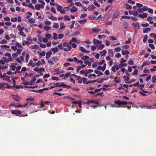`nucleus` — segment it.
Masks as SVG:
<instances>
[{
	"instance_id": "21",
	"label": "nucleus",
	"mask_w": 156,
	"mask_h": 156,
	"mask_svg": "<svg viewBox=\"0 0 156 156\" xmlns=\"http://www.w3.org/2000/svg\"><path fill=\"white\" fill-rule=\"evenodd\" d=\"M88 92L91 94L94 93V88L92 87H88L87 89Z\"/></svg>"
},
{
	"instance_id": "47",
	"label": "nucleus",
	"mask_w": 156,
	"mask_h": 156,
	"mask_svg": "<svg viewBox=\"0 0 156 156\" xmlns=\"http://www.w3.org/2000/svg\"><path fill=\"white\" fill-rule=\"evenodd\" d=\"M126 9L127 10H131L132 9V6L128 4H125Z\"/></svg>"
},
{
	"instance_id": "13",
	"label": "nucleus",
	"mask_w": 156,
	"mask_h": 156,
	"mask_svg": "<svg viewBox=\"0 0 156 156\" xmlns=\"http://www.w3.org/2000/svg\"><path fill=\"white\" fill-rule=\"evenodd\" d=\"M35 63H34L33 62V60L31 59L30 60L29 62L28 63V66H30L34 68L36 66Z\"/></svg>"
},
{
	"instance_id": "29",
	"label": "nucleus",
	"mask_w": 156,
	"mask_h": 156,
	"mask_svg": "<svg viewBox=\"0 0 156 156\" xmlns=\"http://www.w3.org/2000/svg\"><path fill=\"white\" fill-rule=\"evenodd\" d=\"M143 33H148L151 30V29L150 28H146L143 29Z\"/></svg>"
},
{
	"instance_id": "56",
	"label": "nucleus",
	"mask_w": 156,
	"mask_h": 156,
	"mask_svg": "<svg viewBox=\"0 0 156 156\" xmlns=\"http://www.w3.org/2000/svg\"><path fill=\"white\" fill-rule=\"evenodd\" d=\"M38 46L37 45H31L30 47L32 49H37L38 47Z\"/></svg>"
},
{
	"instance_id": "14",
	"label": "nucleus",
	"mask_w": 156,
	"mask_h": 156,
	"mask_svg": "<svg viewBox=\"0 0 156 156\" xmlns=\"http://www.w3.org/2000/svg\"><path fill=\"white\" fill-rule=\"evenodd\" d=\"M80 50L83 52H85L86 53H90V51L89 50H87L85 49L83 47L80 46L79 48Z\"/></svg>"
},
{
	"instance_id": "18",
	"label": "nucleus",
	"mask_w": 156,
	"mask_h": 156,
	"mask_svg": "<svg viewBox=\"0 0 156 156\" xmlns=\"http://www.w3.org/2000/svg\"><path fill=\"white\" fill-rule=\"evenodd\" d=\"M147 16V13H144L143 14H139L138 15V17L142 19L146 18Z\"/></svg>"
},
{
	"instance_id": "33",
	"label": "nucleus",
	"mask_w": 156,
	"mask_h": 156,
	"mask_svg": "<svg viewBox=\"0 0 156 156\" xmlns=\"http://www.w3.org/2000/svg\"><path fill=\"white\" fill-rule=\"evenodd\" d=\"M13 98L16 101L19 102L20 100V98L17 95H14L13 97Z\"/></svg>"
},
{
	"instance_id": "27",
	"label": "nucleus",
	"mask_w": 156,
	"mask_h": 156,
	"mask_svg": "<svg viewBox=\"0 0 156 156\" xmlns=\"http://www.w3.org/2000/svg\"><path fill=\"white\" fill-rule=\"evenodd\" d=\"M48 89H49L48 88H43V89H40V90H33V91H35V92H36V93L40 92L41 93H42L43 91L44 90H48Z\"/></svg>"
},
{
	"instance_id": "45",
	"label": "nucleus",
	"mask_w": 156,
	"mask_h": 156,
	"mask_svg": "<svg viewBox=\"0 0 156 156\" xmlns=\"http://www.w3.org/2000/svg\"><path fill=\"white\" fill-rule=\"evenodd\" d=\"M27 105V103L23 105H19L18 106H15L14 105V104H11V105H13L15 107H16V108H22L23 107H25V106H26Z\"/></svg>"
},
{
	"instance_id": "40",
	"label": "nucleus",
	"mask_w": 156,
	"mask_h": 156,
	"mask_svg": "<svg viewBox=\"0 0 156 156\" xmlns=\"http://www.w3.org/2000/svg\"><path fill=\"white\" fill-rule=\"evenodd\" d=\"M39 57L41 58L43 56H44L46 54V52L45 51H43L39 53Z\"/></svg>"
},
{
	"instance_id": "2",
	"label": "nucleus",
	"mask_w": 156,
	"mask_h": 156,
	"mask_svg": "<svg viewBox=\"0 0 156 156\" xmlns=\"http://www.w3.org/2000/svg\"><path fill=\"white\" fill-rule=\"evenodd\" d=\"M63 45L64 47V51H69L72 48V44L69 41V42H64L63 43Z\"/></svg>"
},
{
	"instance_id": "31",
	"label": "nucleus",
	"mask_w": 156,
	"mask_h": 156,
	"mask_svg": "<svg viewBox=\"0 0 156 156\" xmlns=\"http://www.w3.org/2000/svg\"><path fill=\"white\" fill-rule=\"evenodd\" d=\"M87 69L83 70L80 71V73L81 74H84L85 76H86L87 75Z\"/></svg>"
},
{
	"instance_id": "55",
	"label": "nucleus",
	"mask_w": 156,
	"mask_h": 156,
	"mask_svg": "<svg viewBox=\"0 0 156 156\" xmlns=\"http://www.w3.org/2000/svg\"><path fill=\"white\" fill-rule=\"evenodd\" d=\"M93 4H94L96 6L98 7H100V5L98 3V2L96 0H94V1Z\"/></svg>"
},
{
	"instance_id": "6",
	"label": "nucleus",
	"mask_w": 156,
	"mask_h": 156,
	"mask_svg": "<svg viewBox=\"0 0 156 156\" xmlns=\"http://www.w3.org/2000/svg\"><path fill=\"white\" fill-rule=\"evenodd\" d=\"M72 44V47L73 48H76L77 47V45L74 43H76L77 42V39L76 38L73 37L69 41Z\"/></svg>"
},
{
	"instance_id": "51",
	"label": "nucleus",
	"mask_w": 156,
	"mask_h": 156,
	"mask_svg": "<svg viewBox=\"0 0 156 156\" xmlns=\"http://www.w3.org/2000/svg\"><path fill=\"white\" fill-rule=\"evenodd\" d=\"M44 70L45 69L44 68L41 67L40 68H39L38 73H40V74H41L42 73V72L44 71Z\"/></svg>"
},
{
	"instance_id": "22",
	"label": "nucleus",
	"mask_w": 156,
	"mask_h": 156,
	"mask_svg": "<svg viewBox=\"0 0 156 156\" xmlns=\"http://www.w3.org/2000/svg\"><path fill=\"white\" fill-rule=\"evenodd\" d=\"M61 87H62L64 88L69 89L70 88V86L69 85H67L66 84H65L64 83H61Z\"/></svg>"
},
{
	"instance_id": "52",
	"label": "nucleus",
	"mask_w": 156,
	"mask_h": 156,
	"mask_svg": "<svg viewBox=\"0 0 156 156\" xmlns=\"http://www.w3.org/2000/svg\"><path fill=\"white\" fill-rule=\"evenodd\" d=\"M89 57L87 56H83L81 57V59L83 60H86L89 59Z\"/></svg>"
},
{
	"instance_id": "39",
	"label": "nucleus",
	"mask_w": 156,
	"mask_h": 156,
	"mask_svg": "<svg viewBox=\"0 0 156 156\" xmlns=\"http://www.w3.org/2000/svg\"><path fill=\"white\" fill-rule=\"evenodd\" d=\"M93 42L94 43V44H101L102 43L101 41H99L98 40L95 39H93Z\"/></svg>"
},
{
	"instance_id": "41",
	"label": "nucleus",
	"mask_w": 156,
	"mask_h": 156,
	"mask_svg": "<svg viewBox=\"0 0 156 156\" xmlns=\"http://www.w3.org/2000/svg\"><path fill=\"white\" fill-rule=\"evenodd\" d=\"M45 36L48 39V40H50L51 38L52 35L50 34L47 33L45 34Z\"/></svg>"
},
{
	"instance_id": "63",
	"label": "nucleus",
	"mask_w": 156,
	"mask_h": 156,
	"mask_svg": "<svg viewBox=\"0 0 156 156\" xmlns=\"http://www.w3.org/2000/svg\"><path fill=\"white\" fill-rule=\"evenodd\" d=\"M35 65L36 66H39L41 65H42V63H41V61H38L35 63Z\"/></svg>"
},
{
	"instance_id": "30",
	"label": "nucleus",
	"mask_w": 156,
	"mask_h": 156,
	"mask_svg": "<svg viewBox=\"0 0 156 156\" xmlns=\"http://www.w3.org/2000/svg\"><path fill=\"white\" fill-rule=\"evenodd\" d=\"M66 27V26L64 25V23H61L60 27L59 29V30H62V29H64Z\"/></svg>"
},
{
	"instance_id": "42",
	"label": "nucleus",
	"mask_w": 156,
	"mask_h": 156,
	"mask_svg": "<svg viewBox=\"0 0 156 156\" xmlns=\"http://www.w3.org/2000/svg\"><path fill=\"white\" fill-rule=\"evenodd\" d=\"M76 80L78 81L77 82L79 83H81L82 82V78L80 76H78L76 79Z\"/></svg>"
},
{
	"instance_id": "58",
	"label": "nucleus",
	"mask_w": 156,
	"mask_h": 156,
	"mask_svg": "<svg viewBox=\"0 0 156 156\" xmlns=\"http://www.w3.org/2000/svg\"><path fill=\"white\" fill-rule=\"evenodd\" d=\"M53 27L55 29H57L59 27V25L58 23H55L53 25Z\"/></svg>"
},
{
	"instance_id": "20",
	"label": "nucleus",
	"mask_w": 156,
	"mask_h": 156,
	"mask_svg": "<svg viewBox=\"0 0 156 156\" xmlns=\"http://www.w3.org/2000/svg\"><path fill=\"white\" fill-rule=\"evenodd\" d=\"M123 78L126 83H127L128 82L131 83L129 81V78L128 76L124 75L123 76Z\"/></svg>"
},
{
	"instance_id": "16",
	"label": "nucleus",
	"mask_w": 156,
	"mask_h": 156,
	"mask_svg": "<svg viewBox=\"0 0 156 156\" xmlns=\"http://www.w3.org/2000/svg\"><path fill=\"white\" fill-rule=\"evenodd\" d=\"M52 54V53L51 51H49L46 53V59L47 60H48Z\"/></svg>"
},
{
	"instance_id": "9",
	"label": "nucleus",
	"mask_w": 156,
	"mask_h": 156,
	"mask_svg": "<svg viewBox=\"0 0 156 156\" xmlns=\"http://www.w3.org/2000/svg\"><path fill=\"white\" fill-rule=\"evenodd\" d=\"M106 64H105L102 67H101V66H99L97 68V69L98 70H101L102 71H104L106 69Z\"/></svg>"
},
{
	"instance_id": "49",
	"label": "nucleus",
	"mask_w": 156,
	"mask_h": 156,
	"mask_svg": "<svg viewBox=\"0 0 156 156\" xmlns=\"http://www.w3.org/2000/svg\"><path fill=\"white\" fill-rule=\"evenodd\" d=\"M87 20L85 19L79 21V23L80 24H83L87 22Z\"/></svg>"
},
{
	"instance_id": "38",
	"label": "nucleus",
	"mask_w": 156,
	"mask_h": 156,
	"mask_svg": "<svg viewBox=\"0 0 156 156\" xmlns=\"http://www.w3.org/2000/svg\"><path fill=\"white\" fill-rule=\"evenodd\" d=\"M0 47L3 49L5 50L6 49L9 48V46L6 45H1L0 46Z\"/></svg>"
},
{
	"instance_id": "24",
	"label": "nucleus",
	"mask_w": 156,
	"mask_h": 156,
	"mask_svg": "<svg viewBox=\"0 0 156 156\" xmlns=\"http://www.w3.org/2000/svg\"><path fill=\"white\" fill-rule=\"evenodd\" d=\"M123 27L124 29H126L129 27V24L127 22H124L122 24Z\"/></svg>"
},
{
	"instance_id": "43",
	"label": "nucleus",
	"mask_w": 156,
	"mask_h": 156,
	"mask_svg": "<svg viewBox=\"0 0 156 156\" xmlns=\"http://www.w3.org/2000/svg\"><path fill=\"white\" fill-rule=\"evenodd\" d=\"M122 54L123 55H125L126 54H128L129 53V52L128 51H127V50L124 51V50H123V49H122Z\"/></svg>"
},
{
	"instance_id": "44",
	"label": "nucleus",
	"mask_w": 156,
	"mask_h": 156,
	"mask_svg": "<svg viewBox=\"0 0 156 156\" xmlns=\"http://www.w3.org/2000/svg\"><path fill=\"white\" fill-rule=\"evenodd\" d=\"M30 44V42L28 41H22V45L23 46H25L26 44Z\"/></svg>"
},
{
	"instance_id": "12",
	"label": "nucleus",
	"mask_w": 156,
	"mask_h": 156,
	"mask_svg": "<svg viewBox=\"0 0 156 156\" xmlns=\"http://www.w3.org/2000/svg\"><path fill=\"white\" fill-rule=\"evenodd\" d=\"M50 51H52L53 54H54L59 51V49L57 47H55L51 48Z\"/></svg>"
},
{
	"instance_id": "46",
	"label": "nucleus",
	"mask_w": 156,
	"mask_h": 156,
	"mask_svg": "<svg viewBox=\"0 0 156 156\" xmlns=\"http://www.w3.org/2000/svg\"><path fill=\"white\" fill-rule=\"evenodd\" d=\"M43 28L46 31H48L50 30L51 29V27L48 26H44Z\"/></svg>"
},
{
	"instance_id": "62",
	"label": "nucleus",
	"mask_w": 156,
	"mask_h": 156,
	"mask_svg": "<svg viewBox=\"0 0 156 156\" xmlns=\"http://www.w3.org/2000/svg\"><path fill=\"white\" fill-rule=\"evenodd\" d=\"M98 65V63L97 62H95L92 64V66L94 68H96L97 67Z\"/></svg>"
},
{
	"instance_id": "36",
	"label": "nucleus",
	"mask_w": 156,
	"mask_h": 156,
	"mask_svg": "<svg viewBox=\"0 0 156 156\" xmlns=\"http://www.w3.org/2000/svg\"><path fill=\"white\" fill-rule=\"evenodd\" d=\"M107 53V51L105 50H103L102 51H101L100 53L101 56H105Z\"/></svg>"
},
{
	"instance_id": "32",
	"label": "nucleus",
	"mask_w": 156,
	"mask_h": 156,
	"mask_svg": "<svg viewBox=\"0 0 156 156\" xmlns=\"http://www.w3.org/2000/svg\"><path fill=\"white\" fill-rule=\"evenodd\" d=\"M59 69H55L54 70V71L55 72H56V74H59L60 73H62L63 72L62 71H59Z\"/></svg>"
},
{
	"instance_id": "48",
	"label": "nucleus",
	"mask_w": 156,
	"mask_h": 156,
	"mask_svg": "<svg viewBox=\"0 0 156 156\" xmlns=\"http://www.w3.org/2000/svg\"><path fill=\"white\" fill-rule=\"evenodd\" d=\"M71 73L70 72H68L65 74H64V77H63V79H65L68 77L70 75Z\"/></svg>"
},
{
	"instance_id": "3",
	"label": "nucleus",
	"mask_w": 156,
	"mask_h": 156,
	"mask_svg": "<svg viewBox=\"0 0 156 156\" xmlns=\"http://www.w3.org/2000/svg\"><path fill=\"white\" fill-rule=\"evenodd\" d=\"M12 114L13 115H18L19 116H27V115H24V114H22V112L20 111L17 110H12L11 111Z\"/></svg>"
},
{
	"instance_id": "64",
	"label": "nucleus",
	"mask_w": 156,
	"mask_h": 156,
	"mask_svg": "<svg viewBox=\"0 0 156 156\" xmlns=\"http://www.w3.org/2000/svg\"><path fill=\"white\" fill-rule=\"evenodd\" d=\"M152 80L153 83H155V81H156V76L155 75H154L152 76Z\"/></svg>"
},
{
	"instance_id": "50",
	"label": "nucleus",
	"mask_w": 156,
	"mask_h": 156,
	"mask_svg": "<svg viewBox=\"0 0 156 156\" xmlns=\"http://www.w3.org/2000/svg\"><path fill=\"white\" fill-rule=\"evenodd\" d=\"M18 34L20 36H21L23 37H26V35L23 32V31H19L18 33Z\"/></svg>"
},
{
	"instance_id": "15",
	"label": "nucleus",
	"mask_w": 156,
	"mask_h": 156,
	"mask_svg": "<svg viewBox=\"0 0 156 156\" xmlns=\"http://www.w3.org/2000/svg\"><path fill=\"white\" fill-rule=\"evenodd\" d=\"M95 8V6L93 5H89L87 8L88 10L91 12H93Z\"/></svg>"
},
{
	"instance_id": "54",
	"label": "nucleus",
	"mask_w": 156,
	"mask_h": 156,
	"mask_svg": "<svg viewBox=\"0 0 156 156\" xmlns=\"http://www.w3.org/2000/svg\"><path fill=\"white\" fill-rule=\"evenodd\" d=\"M132 25L136 27H139L140 26L139 23L138 22L133 23Z\"/></svg>"
},
{
	"instance_id": "7",
	"label": "nucleus",
	"mask_w": 156,
	"mask_h": 156,
	"mask_svg": "<svg viewBox=\"0 0 156 156\" xmlns=\"http://www.w3.org/2000/svg\"><path fill=\"white\" fill-rule=\"evenodd\" d=\"M44 5L41 4H36L35 5V9L37 10H39L40 9H43Z\"/></svg>"
},
{
	"instance_id": "37",
	"label": "nucleus",
	"mask_w": 156,
	"mask_h": 156,
	"mask_svg": "<svg viewBox=\"0 0 156 156\" xmlns=\"http://www.w3.org/2000/svg\"><path fill=\"white\" fill-rule=\"evenodd\" d=\"M28 21L29 23H34L35 22V20L33 18H29Z\"/></svg>"
},
{
	"instance_id": "5",
	"label": "nucleus",
	"mask_w": 156,
	"mask_h": 156,
	"mask_svg": "<svg viewBox=\"0 0 156 156\" xmlns=\"http://www.w3.org/2000/svg\"><path fill=\"white\" fill-rule=\"evenodd\" d=\"M119 69L118 67V64L116 62H114L113 65L111 68V70L114 73L116 72V71H118L119 70Z\"/></svg>"
},
{
	"instance_id": "61",
	"label": "nucleus",
	"mask_w": 156,
	"mask_h": 156,
	"mask_svg": "<svg viewBox=\"0 0 156 156\" xmlns=\"http://www.w3.org/2000/svg\"><path fill=\"white\" fill-rule=\"evenodd\" d=\"M44 23L46 25H50L51 23V22L48 20L47 19H46L44 21Z\"/></svg>"
},
{
	"instance_id": "10",
	"label": "nucleus",
	"mask_w": 156,
	"mask_h": 156,
	"mask_svg": "<svg viewBox=\"0 0 156 156\" xmlns=\"http://www.w3.org/2000/svg\"><path fill=\"white\" fill-rule=\"evenodd\" d=\"M17 65L16 63H12L11 65L10 66V70L12 71H15L16 69V66Z\"/></svg>"
},
{
	"instance_id": "35",
	"label": "nucleus",
	"mask_w": 156,
	"mask_h": 156,
	"mask_svg": "<svg viewBox=\"0 0 156 156\" xmlns=\"http://www.w3.org/2000/svg\"><path fill=\"white\" fill-rule=\"evenodd\" d=\"M57 47L60 49L63 50L64 51V47L62 44H60L57 46Z\"/></svg>"
},
{
	"instance_id": "1",
	"label": "nucleus",
	"mask_w": 156,
	"mask_h": 156,
	"mask_svg": "<svg viewBox=\"0 0 156 156\" xmlns=\"http://www.w3.org/2000/svg\"><path fill=\"white\" fill-rule=\"evenodd\" d=\"M5 56L2 57L3 60H5V62L8 63L9 62L12 61L13 58H12L11 54L8 52H6L4 54Z\"/></svg>"
},
{
	"instance_id": "26",
	"label": "nucleus",
	"mask_w": 156,
	"mask_h": 156,
	"mask_svg": "<svg viewBox=\"0 0 156 156\" xmlns=\"http://www.w3.org/2000/svg\"><path fill=\"white\" fill-rule=\"evenodd\" d=\"M77 10V9L74 6H73L70 9V11L71 12H76Z\"/></svg>"
},
{
	"instance_id": "25",
	"label": "nucleus",
	"mask_w": 156,
	"mask_h": 156,
	"mask_svg": "<svg viewBox=\"0 0 156 156\" xmlns=\"http://www.w3.org/2000/svg\"><path fill=\"white\" fill-rule=\"evenodd\" d=\"M25 54V51H23L22 56H20V58L21 60L24 62H25L24 60Z\"/></svg>"
},
{
	"instance_id": "17",
	"label": "nucleus",
	"mask_w": 156,
	"mask_h": 156,
	"mask_svg": "<svg viewBox=\"0 0 156 156\" xmlns=\"http://www.w3.org/2000/svg\"><path fill=\"white\" fill-rule=\"evenodd\" d=\"M141 90H142V91H139V93L141 95H142L144 96H147V95L145 94L147 93L148 91H147L144 90L143 89H141Z\"/></svg>"
},
{
	"instance_id": "19",
	"label": "nucleus",
	"mask_w": 156,
	"mask_h": 156,
	"mask_svg": "<svg viewBox=\"0 0 156 156\" xmlns=\"http://www.w3.org/2000/svg\"><path fill=\"white\" fill-rule=\"evenodd\" d=\"M25 57V62L26 63H27L30 58V55L28 53H26V52L25 54L24 55V58Z\"/></svg>"
},
{
	"instance_id": "8",
	"label": "nucleus",
	"mask_w": 156,
	"mask_h": 156,
	"mask_svg": "<svg viewBox=\"0 0 156 156\" xmlns=\"http://www.w3.org/2000/svg\"><path fill=\"white\" fill-rule=\"evenodd\" d=\"M10 87L4 83H0V89H2L5 88H9Z\"/></svg>"
},
{
	"instance_id": "28",
	"label": "nucleus",
	"mask_w": 156,
	"mask_h": 156,
	"mask_svg": "<svg viewBox=\"0 0 156 156\" xmlns=\"http://www.w3.org/2000/svg\"><path fill=\"white\" fill-rule=\"evenodd\" d=\"M108 55L111 57H113L114 56V54L113 51L111 49L108 50Z\"/></svg>"
},
{
	"instance_id": "57",
	"label": "nucleus",
	"mask_w": 156,
	"mask_h": 156,
	"mask_svg": "<svg viewBox=\"0 0 156 156\" xmlns=\"http://www.w3.org/2000/svg\"><path fill=\"white\" fill-rule=\"evenodd\" d=\"M15 45L16 47L18 48H21L22 47L21 44L17 42H16Z\"/></svg>"
},
{
	"instance_id": "4",
	"label": "nucleus",
	"mask_w": 156,
	"mask_h": 156,
	"mask_svg": "<svg viewBox=\"0 0 156 156\" xmlns=\"http://www.w3.org/2000/svg\"><path fill=\"white\" fill-rule=\"evenodd\" d=\"M114 102L115 105H118L119 106L125 105H127L128 103L132 104L131 102H127L126 101L124 102L119 100L115 101Z\"/></svg>"
},
{
	"instance_id": "23",
	"label": "nucleus",
	"mask_w": 156,
	"mask_h": 156,
	"mask_svg": "<svg viewBox=\"0 0 156 156\" xmlns=\"http://www.w3.org/2000/svg\"><path fill=\"white\" fill-rule=\"evenodd\" d=\"M92 30L94 33H98L101 31V30L98 28H93Z\"/></svg>"
},
{
	"instance_id": "59",
	"label": "nucleus",
	"mask_w": 156,
	"mask_h": 156,
	"mask_svg": "<svg viewBox=\"0 0 156 156\" xmlns=\"http://www.w3.org/2000/svg\"><path fill=\"white\" fill-rule=\"evenodd\" d=\"M53 39L55 40H57L58 38V35L57 34L55 33H53Z\"/></svg>"
},
{
	"instance_id": "53",
	"label": "nucleus",
	"mask_w": 156,
	"mask_h": 156,
	"mask_svg": "<svg viewBox=\"0 0 156 156\" xmlns=\"http://www.w3.org/2000/svg\"><path fill=\"white\" fill-rule=\"evenodd\" d=\"M130 19V16H121V20L122 19Z\"/></svg>"
},
{
	"instance_id": "11",
	"label": "nucleus",
	"mask_w": 156,
	"mask_h": 156,
	"mask_svg": "<svg viewBox=\"0 0 156 156\" xmlns=\"http://www.w3.org/2000/svg\"><path fill=\"white\" fill-rule=\"evenodd\" d=\"M2 78L5 80H7L8 81H10L9 79L10 77L7 76V75L6 73H4L2 75Z\"/></svg>"
},
{
	"instance_id": "60",
	"label": "nucleus",
	"mask_w": 156,
	"mask_h": 156,
	"mask_svg": "<svg viewBox=\"0 0 156 156\" xmlns=\"http://www.w3.org/2000/svg\"><path fill=\"white\" fill-rule=\"evenodd\" d=\"M94 73H96V74H98L101 75H103V73L100 71H98L97 70H95L94 71Z\"/></svg>"
},
{
	"instance_id": "34",
	"label": "nucleus",
	"mask_w": 156,
	"mask_h": 156,
	"mask_svg": "<svg viewBox=\"0 0 156 156\" xmlns=\"http://www.w3.org/2000/svg\"><path fill=\"white\" fill-rule=\"evenodd\" d=\"M17 28L18 29V30L20 31H23L24 27H22L20 25H18L17 26Z\"/></svg>"
}]
</instances>
